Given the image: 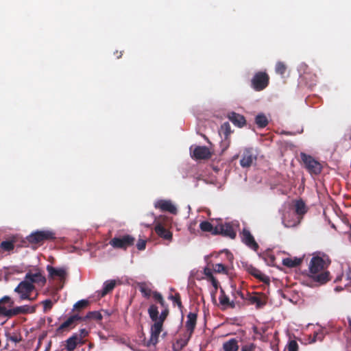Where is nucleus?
<instances>
[{"label":"nucleus","instance_id":"obj_15","mask_svg":"<svg viewBox=\"0 0 351 351\" xmlns=\"http://www.w3.org/2000/svg\"><path fill=\"white\" fill-rule=\"evenodd\" d=\"M156 208L160 209L161 211L169 212L171 214H176L177 208L170 200L160 199L155 202Z\"/></svg>","mask_w":351,"mask_h":351},{"label":"nucleus","instance_id":"obj_21","mask_svg":"<svg viewBox=\"0 0 351 351\" xmlns=\"http://www.w3.org/2000/svg\"><path fill=\"white\" fill-rule=\"evenodd\" d=\"M222 348L223 351H238L239 341L236 338H232L223 342Z\"/></svg>","mask_w":351,"mask_h":351},{"label":"nucleus","instance_id":"obj_10","mask_svg":"<svg viewBox=\"0 0 351 351\" xmlns=\"http://www.w3.org/2000/svg\"><path fill=\"white\" fill-rule=\"evenodd\" d=\"M241 238L242 242L246 245L248 247L253 250L255 252H257L258 250V244L256 243V241L254 239V237L251 234L250 230L244 228L241 233Z\"/></svg>","mask_w":351,"mask_h":351},{"label":"nucleus","instance_id":"obj_58","mask_svg":"<svg viewBox=\"0 0 351 351\" xmlns=\"http://www.w3.org/2000/svg\"><path fill=\"white\" fill-rule=\"evenodd\" d=\"M132 303V298L130 300V304Z\"/></svg>","mask_w":351,"mask_h":351},{"label":"nucleus","instance_id":"obj_2","mask_svg":"<svg viewBox=\"0 0 351 351\" xmlns=\"http://www.w3.org/2000/svg\"><path fill=\"white\" fill-rule=\"evenodd\" d=\"M328 265V263L319 256H313L310 261V277L319 285L326 283L330 280V273L325 271Z\"/></svg>","mask_w":351,"mask_h":351},{"label":"nucleus","instance_id":"obj_8","mask_svg":"<svg viewBox=\"0 0 351 351\" xmlns=\"http://www.w3.org/2000/svg\"><path fill=\"white\" fill-rule=\"evenodd\" d=\"M47 271L49 273V278L51 279H55L58 278L62 285L60 286L59 289H61L64 284L66 271L64 268H56L51 265H48L47 266Z\"/></svg>","mask_w":351,"mask_h":351},{"label":"nucleus","instance_id":"obj_6","mask_svg":"<svg viewBox=\"0 0 351 351\" xmlns=\"http://www.w3.org/2000/svg\"><path fill=\"white\" fill-rule=\"evenodd\" d=\"M35 289V285L24 278L14 289V291L20 295L21 300H34L36 298L30 297L31 293Z\"/></svg>","mask_w":351,"mask_h":351},{"label":"nucleus","instance_id":"obj_18","mask_svg":"<svg viewBox=\"0 0 351 351\" xmlns=\"http://www.w3.org/2000/svg\"><path fill=\"white\" fill-rule=\"evenodd\" d=\"M228 118L234 125L239 128H242L246 124L244 116L234 112L228 113Z\"/></svg>","mask_w":351,"mask_h":351},{"label":"nucleus","instance_id":"obj_27","mask_svg":"<svg viewBox=\"0 0 351 351\" xmlns=\"http://www.w3.org/2000/svg\"><path fill=\"white\" fill-rule=\"evenodd\" d=\"M302 78L309 87L311 88L316 85L317 77L315 73H305L302 75Z\"/></svg>","mask_w":351,"mask_h":351},{"label":"nucleus","instance_id":"obj_1","mask_svg":"<svg viewBox=\"0 0 351 351\" xmlns=\"http://www.w3.org/2000/svg\"><path fill=\"white\" fill-rule=\"evenodd\" d=\"M158 313V307L155 304L150 305L148 308V314L154 322L151 326L150 337L149 339L144 337L143 340H140L147 347L156 346L158 342L159 335L163 329V323L169 315V309L165 308L159 316Z\"/></svg>","mask_w":351,"mask_h":351},{"label":"nucleus","instance_id":"obj_30","mask_svg":"<svg viewBox=\"0 0 351 351\" xmlns=\"http://www.w3.org/2000/svg\"><path fill=\"white\" fill-rule=\"evenodd\" d=\"M255 123L258 128H263L267 125L268 120L265 114H259L255 118Z\"/></svg>","mask_w":351,"mask_h":351},{"label":"nucleus","instance_id":"obj_7","mask_svg":"<svg viewBox=\"0 0 351 351\" xmlns=\"http://www.w3.org/2000/svg\"><path fill=\"white\" fill-rule=\"evenodd\" d=\"M218 234L233 239L236 237L237 233L232 225L230 223H219L217 226H216L214 235Z\"/></svg>","mask_w":351,"mask_h":351},{"label":"nucleus","instance_id":"obj_14","mask_svg":"<svg viewBox=\"0 0 351 351\" xmlns=\"http://www.w3.org/2000/svg\"><path fill=\"white\" fill-rule=\"evenodd\" d=\"M25 279L30 282L32 285L37 284L43 286L46 283V278L40 271L36 273L27 272L25 276Z\"/></svg>","mask_w":351,"mask_h":351},{"label":"nucleus","instance_id":"obj_11","mask_svg":"<svg viewBox=\"0 0 351 351\" xmlns=\"http://www.w3.org/2000/svg\"><path fill=\"white\" fill-rule=\"evenodd\" d=\"M154 230L160 238L171 241L173 239L172 232L165 227L160 219L155 222Z\"/></svg>","mask_w":351,"mask_h":351},{"label":"nucleus","instance_id":"obj_56","mask_svg":"<svg viewBox=\"0 0 351 351\" xmlns=\"http://www.w3.org/2000/svg\"><path fill=\"white\" fill-rule=\"evenodd\" d=\"M271 261H274V256H271Z\"/></svg>","mask_w":351,"mask_h":351},{"label":"nucleus","instance_id":"obj_22","mask_svg":"<svg viewBox=\"0 0 351 351\" xmlns=\"http://www.w3.org/2000/svg\"><path fill=\"white\" fill-rule=\"evenodd\" d=\"M80 341L78 340L77 336L73 335V334L72 336L66 339L65 349L67 351H73L76 348L78 344L80 345Z\"/></svg>","mask_w":351,"mask_h":351},{"label":"nucleus","instance_id":"obj_36","mask_svg":"<svg viewBox=\"0 0 351 351\" xmlns=\"http://www.w3.org/2000/svg\"><path fill=\"white\" fill-rule=\"evenodd\" d=\"M231 127L228 122L223 123L220 129V133L223 134L226 138L231 134Z\"/></svg>","mask_w":351,"mask_h":351},{"label":"nucleus","instance_id":"obj_38","mask_svg":"<svg viewBox=\"0 0 351 351\" xmlns=\"http://www.w3.org/2000/svg\"><path fill=\"white\" fill-rule=\"evenodd\" d=\"M276 72L280 75H284L286 72L287 66L285 63L282 62H278L276 64Z\"/></svg>","mask_w":351,"mask_h":351},{"label":"nucleus","instance_id":"obj_48","mask_svg":"<svg viewBox=\"0 0 351 351\" xmlns=\"http://www.w3.org/2000/svg\"><path fill=\"white\" fill-rule=\"evenodd\" d=\"M153 298L158 302H159V300H162V299L163 298L162 295L157 291L153 292Z\"/></svg>","mask_w":351,"mask_h":351},{"label":"nucleus","instance_id":"obj_16","mask_svg":"<svg viewBox=\"0 0 351 351\" xmlns=\"http://www.w3.org/2000/svg\"><path fill=\"white\" fill-rule=\"evenodd\" d=\"M256 159V156L254 154L252 149H245L240 160V165L242 167H250L254 160Z\"/></svg>","mask_w":351,"mask_h":351},{"label":"nucleus","instance_id":"obj_43","mask_svg":"<svg viewBox=\"0 0 351 351\" xmlns=\"http://www.w3.org/2000/svg\"><path fill=\"white\" fill-rule=\"evenodd\" d=\"M213 270L216 273H226V267L223 264L218 263L214 265Z\"/></svg>","mask_w":351,"mask_h":351},{"label":"nucleus","instance_id":"obj_54","mask_svg":"<svg viewBox=\"0 0 351 351\" xmlns=\"http://www.w3.org/2000/svg\"><path fill=\"white\" fill-rule=\"evenodd\" d=\"M285 134L287 135H293V134L292 132H284Z\"/></svg>","mask_w":351,"mask_h":351},{"label":"nucleus","instance_id":"obj_4","mask_svg":"<svg viewBox=\"0 0 351 351\" xmlns=\"http://www.w3.org/2000/svg\"><path fill=\"white\" fill-rule=\"evenodd\" d=\"M300 158L304 167L311 175H318L322 172V166L313 157L304 153L300 154Z\"/></svg>","mask_w":351,"mask_h":351},{"label":"nucleus","instance_id":"obj_33","mask_svg":"<svg viewBox=\"0 0 351 351\" xmlns=\"http://www.w3.org/2000/svg\"><path fill=\"white\" fill-rule=\"evenodd\" d=\"M138 286L139 287V290L141 292V293L143 295L145 298H149L152 293V290L149 289V287L146 285L145 282H141L138 283Z\"/></svg>","mask_w":351,"mask_h":351},{"label":"nucleus","instance_id":"obj_32","mask_svg":"<svg viewBox=\"0 0 351 351\" xmlns=\"http://www.w3.org/2000/svg\"><path fill=\"white\" fill-rule=\"evenodd\" d=\"M5 336L8 340L16 343L22 341L21 335L19 332H7Z\"/></svg>","mask_w":351,"mask_h":351},{"label":"nucleus","instance_id":"obj_17","mask_svg":"<svg viewBox=\"0 0 351 351\" xmlns=\"http://www.w3.org/2000/svg\"><path fill=\"white\" fill-rule=\"evenodd\" d=\"M35 309L27 305L17 306L12 309H8V317H12L19 314H26L28 313H34Z\"/></svg>","mask_w":351,"mask_h":351},{"label":"nucleus","instance_id":"obj_52","mask_svg":"<svg viewBox=\"0 0 351 351\" xmlns=\"http://www.w3.org/2000/svg\"><path fill=\"white\" fill-rule=\"evenodd\" d=\"M158 303L161 305V306L165 307L166 306L165 301L164 298L162 299V300H159Z\"/></svg>","mask_w":351,"mask_h":351},{"label":"nucleus","instance_id":"obj_46","mask_svg":"<svg viewBox=\"0 0 351 351\" xmlns=\"http://www.w3.org/2000/svg\"><path fill=\"white\" fill-rule=\"evenodd\" d=\"M204 274L206 276V279L213 276L212 269L207 267L204 269Z\"/></svg>","mask_w":351,"mask_h":351},{"label":"nucleus","instance_id":"obj_20","mask_svg":"<svg viewBox=\"0 0 351 351\" xmlns=\"http://www.w3.org/2000/svg\"><path fill=\"white\" fill-rule=\"evenodd\" d=\"M197 322V314L194 313H189L187 315V321L185 324V327L186 328L187 332L189 333V336H191L195 328Z\"/></svg>","mask_w":351,"mask_h":351},{"label":"nucleus","instance_id":"obj_25","mask_svg":"<svg viewBox=\"0 0 351 351\" xmlns=\"http://www.w3.org/2000/svg\"><path fill=\"white\" fill-rule=\"evenodd\" d=\"M302 262V258H286L282 260L283 265L292 268L300 265Z\"/></svg>","mask_w":351,"mask_h":351},{"label":"nucleus","instance_id":"obj_41","mask_svg":"<svg viewBox=\"0 0 351 351\" xmlns=\"http://www.w3.org/2000/svg\"><path fill=\"white\" fill-rule=\"evenodd\" d=\"M42 304L43 305V311L45 313L47 312L48 311L51 310L53 307V302L49 300V299H47V300H45L44 301L42 302Z\"/></svg>","mask_w":351,"mask_h":351},{"label":"nucleus","instance_id":"obj_34","mask_svg":"<svg viewBox=\"0 0 351 351\" xmlns=\"http://www.w3.org/2000/svg\"><path fill=\"white\" fill-rule=\"evenodd\" d=\"M102 315L101 313V312L99 311H90L88 312L86 316H85V318H86V320L87 319H93V320H95V321H101L102 319Z\"/></svg>","mask_w":351,"mask_h":351},{"label":"nucleus","instance_id":"obj_13","mask_svg":"<svg viewBox=\"0 0 351 351\" xmlns=\"http://www.w3.org/2000/svg\"><path fill=\"white\" fill-rule=\"evenodd\" d=\"M191 156L196 160H206L211 157L212 154L206 146H196L192 152Z\"/></svg>","mask_w":351,"mask_h":351},{"label":"nucleus","instance_id":"obj_31","mask_svg":"<svg viewBox=\"0 0 351 351\" xmlns=\"http://www.w3.org/2000/svg\"><path fill=\"white\" fill-rule=\"evenodd\" d=\"M75 326V322L73 318L69 317L65 322H64L56 330V332H61L63 330L67 328H73Z\"/></svg>","mask_w":351,"mask_h":351},{"label":"nucleus","instance_id":"obj_37","mask_svg":"<svg viewBox=\"0 0 351 351\" xmlns=\"http://www.w3.org/2000/svg\"><path fill=\"white\" fill-rule=\"evenodd\" d=\"M0 247L3 251L9 252L14 249V245L13 241H3L1 243Z\"/></svg>","mask_w":351,"mask_h":351},{"label":"nucleus","instance_id":"obj_19","mask_svg":"<svg viewBox=\"0 0 351 351\" xmlns=\"http://www.w3.org/2000/svg\"><path fill=\"white\" fill-rule=\"evenodd\" d=\"M5 304H8L9 307H12L14 305V301L8 295L0 299V315L8 317V309L5 306Z\"/></svg>","mask_w":351,"mask_h":351},{"label":"nucleus","instance_id":"obj_35","mask_svg":"<svg viewBox=\"0 0 351 351\" xmlns=\"http://www.w3.org/2000/svg\"><path fill=\"white\" fill-rule=\"evenodd\" d=\"M73 335H76L78 338V340L80 341V345H83L85 343L84 339L88 335V331L82 328L79 330V332L74 333Z\"/></svg>","mask_w":351,"mask_h":351},{"label":"nucleus","instance_id":"obj_26","mask_svg":"<svg viewBox=\"0 0 351 351\" xmlns=\"http://www.w3.org/2000/svg\"><path fill=\"white\" fill-rule=\"evenodd\" d=\"M115 281L114 280H108L104 283L102 290L99 293V295L101 297H104L106 295L112 291L115 287Z\"/></svg>","mask_w":351,"mask_h":351},{"label":"nucleus","instance_id":"obj_57","mask_svg":"<svg viewBox=\"0 0 351 351\" xmlns=\"http://www.w3.org/2000/svg\"><path fill=\"white\" fill-rule=\"evenodd\" d=\"M351 347V342L350 343V346L348 347V348ZM348 351H351V350H348Z\"/></svg>","mask_w":351,"mask_h":351},{"label":"nucleus","instance_id":"obj_49","mask_svg":"<svg viewBox=\"0 0 351 351\" xmlns=\"http://www.w3.org/2000/svg\"><path fill=\"white\" fill-rule=\"evenodd\" d=\"M235 299L237 298V296H239L241 299L245 300L246 295H244V293L241 291H235V293L234 295Z\"/></svg>","mask_w":351,"mask_h":351},{"label":"nucleus","instance_id":"obj_9","mask_svg":"<svg viewBox=\"0 0 351 351\" xmlns=\"http://www.w3.org/2000/svg\"><path fill=\"white\" fill-rule=\"evenodd\" d=\"M245 300H247L250 304L255 305L257 308L263 307L267 303L265 295L258 293H247Z\"/></svg>","mask_w":351,"mask_h":351},{"label":"nucleus","instance_id":"obj_29","mask_svg":"<svg viewBox=\"0 0 351 351\" xmlns=\"http://www.w3.org/2000/svg\"><path fill=\"white\" fill-rule=\"evenodd\" d=\"M199 228L203 232H208L214 235L216 226H213L211 223L208 221H204L200 223Z\"/></svg>","mask_w":351,"mask_h":351},{"label":"nucleus","instance_id":"obj_45","mask_svg":"<svg viewBox=\"0 0 351 351\" xmlns=\"http://www.w3.org/2000/svg\"><path fill=\"white\" fill-rule=\"evenodd\" d=\"M88 304V302L87 300H82L77 302L75 304L74 308L76 309L83 308H85Z\"/></svg>","mask_w":351,"mask_h":351},{"label":"nucleus","instance_id":"obj_59","mask_svg":"<svg viewBox=\"0 0 351 351\" xmlns=\"http://www.w3.org/2000/svg\"><path fill=\"white\" fill-rule=\"evenodd\" d=\"M34 351H37V350H34Z\"/></svg>","mask_w":351,"mask_h":351},{"label":"nucleus","instance_id":"obj_5","mask_svg":"<svg viewBox=\"0 0 351 351\" xmlns=\"http://www.w3.org/2000/svg\"><path fill=\"white\" fill-rule=\"evenodd\" d=\"M269 83V76L264 71H258L251 80V87L256 91H261L266 88Z\"/></svg>","mask_w":351,"mask_h":351},{"label":"nucleus","instance_id":"obj_55","mask_svg":"<svg viewBox=\"0 0 351 351\" xmlns=\"http://www.w3.org/2000/svg\"><path fill=\"white\" fill-rule=\"evenodd\" d=\"M121 55H122V53H121V52H120V53H119V56H117V58H121Z\"/></svg>","mask_w":351,"mask_h":351},{"label":"nucleus","instance_id":"obj_12","mask_svg":"<svg viewBox=\"0 0 351 351\" xmlns=\"http://www.w3.org/2000/svg\"><path fill=\"white\" fill-rule=\"evenodd\" d=\"M110 244L114 248L126 249L132 245V236L125 235L123 237H114L110 240Z\"/></svg>","mask_w":351,"mask_h":351},{"label":"nucleus","instance_id":"obj_23","mask_svg":"<svg viewBox=\"0 0 351 351\" xmlns=\"http://www.w3.org/2000/svg\"><path fill=\"white\" fill-rule=\"evenodd\" d=\"M247 270L249 274H250L256 278L260 280L262 282H266L267 277L263 274H262V272L259 269H256L252 265H250L247 267Z\"/></svg>","mask_w":351,"mask_h":351},{"label":"nucleus","instance_id":"obj_40","mask_svg":"<svg viewBox=\"0 0 351 351\" xmlns=\"http://www.w3.org/2000/svg\"><path fill=\"white\" fill-rule=\"evenodd\" d=\"M169 299H171L173 303L176 304L178 308L180 310H182L183 306L181 302V298L179 293H175V295L169 296Z\"/></svg>","mask_w":351,"mask_h":351},{"label":"nucleus","instance_id":"obj_3","mask_svg":"<svg viewBox=\"0 0 351 351\" xmlns=\"http://www.w3.org/2000/svg\"><path fill=\"white\" fill-rule=\"evenodd\" d=\"M56 238V234L51 230H37L27 237V241L33 244L43 243L47 241H53Z\"/></svg>","mask_w":351,"mask_h":351},{"label":"nucleus","instance_id":"obj_24","mask_svg":"<svg viewBox=\"0 0 351 351\" xmlns=\"http://www.w3.org/2000/svg\"><path fill=\"white\" fill-rule=\"evenodd\" d=\"M219 300L222 306H230L231 308L235 307V302L234 301H230L229 297L226 295L223 289H221Z\"/></svg>","mask_w":351,"mask_h":351},{"label":"nucleus","instance_id":"obj_53","mask_svg":"<svg viewBox=\"0 0 351 351\" xmlns=\"http://www.w3.org/2000/svg\"><path fill=\"white\" fill-rule=\"evenodd\" d=\"M214 279H215V278L214 277V276H212L210 278H207V280L210 282L211 281H213Z\"/></svg>","mask_w":351,"mask_h":351},{"label":"nucleus","instance_id":"obj_42","mask_svg":"<svg viewBox=\"0 0 351 351\" xmlns=\"http://www.w3.org/2000/svg\"><path fill=\"white\" fill-rule=\"evenodd\" d=\"M256 348V344L249 343L241 346V351H255Z\"/></svg>","mask_w":351,"mask_h":351},{"label":"nucleus","instance_id":"obj_39","mask_svg":"<svg viewBox=\"0 0 351 351\" xmlns=\"http://www.w3.org/2000/svg\"><path fill=\"white\" fill-rule=\"evenodd\" d=\"M285 351H298V344L295 340H290L285 348Z\"/></svg>","mask_w":351,"mask_h":351},{"label":"nucleus","instance_id":"obj_50","mask_svg":"<svg viewBox=\"0 0 351 351\" xmlns=\"http://www.w3.org/2000/svg\"><path fill=\"white\" fill-rule=\"evenodd\" d=\"M348 327L347 328V333L348 337L351 338V316L348 317Z\"/></svg>","mask_w":351,"mask_h":351},{"label":"nucleus","instance_id":"obj_47","mask_svg":"<svg viewBox=\"0 0 351 351\" xmlns=\"http://www.w3.org/2000/svg\"><path fill=\"white\" fill-rule=\"evenodd\" d=\"M71 317L73 318L75 323L77 321H86V318H85V316L81 317L78 315H71Z\"/></svg>","mask_w":351,"mask_h":351},{"label":"nucleus","instance_id":"obj_44","mask_svg":"<svg viewBox=\"0 0 351 351\" xmlns=\"http://www.w3.org/2000/svg\"><path fill=\"white\" fill-rule=\"evenodd\" d=\"M146 243H147L146 239H139L136 243V246L138 250L142 251L145 249Z\"/></svg>","mask_w":351,"mask_h":351},{"label":"nucleus","instance_id":"obj_28","mask_svg":"<svg viewBox=\"0 0 351 351\" xmlns=\"http://www.w3.org/2000/svg\"><path fill=\"white\" fill-rule=\"evenodd\" d=\"M295 212L298 215H303L307 212L306 204L302 199L295 202Z\"/></svg>","mask_w":351,"mask_h":351},{"label":"nucleus","instance_id":"obj_51","mask_svg":"<svg viewBox=\"0 0 351 351\" xmlns=\"http://www.w3.org/2000/svg\"><path fill=\"white\" fill-rule=\"evenodd\" d=\"M210 282H211L212 285L214 287L215 291H217L218 289V287H219L218 280L215 278V279H214L213 281H211Z\"/></svg>","mask_w":351,"mask_h":351}]
</instances>
